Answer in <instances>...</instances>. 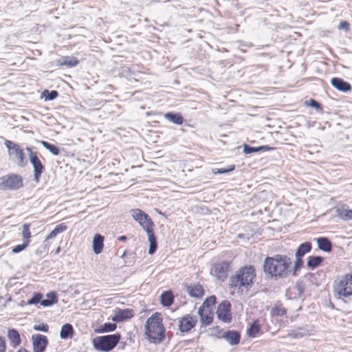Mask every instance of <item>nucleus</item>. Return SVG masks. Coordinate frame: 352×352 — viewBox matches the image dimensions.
Instances as JSON below:
<instances>
[{
  "instance_id": "obj_20",
  "label": "nucleus",
  "mask_w": 352,
  "mask_h": 352,
  "mask_svg": "<svg viewBox=\"0 0 352 352\" xmlns=\"http://www.w3.org/2000/svg\"><path fill=\"white\" fill-rule=\"evenodd\" d=\"M316 241L319 250L325 252H331L332 251L333 245L329 238L320 236L316 239Z\"/></svg>"
},
{
  "instance_id": "obj_49",
  "label": "nucleus",
  "mask_w": 352,
  "mask_h": 352,
  "mask_svg": "<svg viewBox=\"0 0 352 352\" xmlns=\"http://www.w3.org/2000/svg\"><path fill=\"white\" fill-rule=\"evenodd\" d=\"M339 30H344L346 32L350 30V23L346 21H341L338 25Z\"/></svg>"
},
{
  "instance_id": "obj_16",
  "label": "nucleus",
  "mask_w": 352,
  "mask_h": 352,
  "mask_svg": "<svg viewBox=\"0 0 352 352\" xmlns=\"http://www.w3.org/2000/svg\"><path fill=\"white\" fill-rule=\"evenodd\" d=\"M221 338L225 339L230 345H236L241 341V333L236 330H227Z\"/></svg>"
},
{
  "instance_id": "obj_38",
  "label": "nucleus",
  "mask_w": 352,
  "mask_h": 352,
  "mask_svg": "<svg viewBox=\"0 0 352 352\" xmlns=\"http://www.w3.org/2000/svg\"><path fill=\"white\" fill-rule=\"evenodd\" d=\"M260 329L261 327L258 320H255L251 323L250 327L248 329L247 333L249 337L254 338L260 331Z\"/></svg>"
},
{
  "instance_id": "obj_39",
  "label": "nucleus",
  "mask_w": 352,
  "mask_h": 352,
  "mask_svg": "<svg viewBox=\"0 0 352 352\" xmlns=\"http://www.w3.org/2000/svg\"><path fill=\"white\" fill-rule=\"evenodd\" d=\"M305 105L307 107H311L315 109L317 111V112H318V113L323 112V108H322V104L314 99H309V100H305Z\"/></svg>"
},
{
  "instance_id": "obj_10",
  "label": "nucleus",
  "mask_w": 352,
  "mask_h": 352,
  "mask_svg": "<svg viewBox=\"0 0 352 352\" xmlns=\"http://www.w3.org/2000/svg\"><path fill=\"white\" fill-rule=\"evenodd\" d=\"M219 320L226 323L232 320L231 304L228 300H223L217 307L216 311Z\"/></svg>"
},
{
  "instance_id": "obj_59",
  "label": "nucleus",
  "mask_w": 352,
  "mask_h": 352,
  "mask_svg": "<svg viewBox=\"0 0 352 352\" xmlns=\"http://www.w3.org/2000/svg\"><path fill=\"white\" fill-rule=\"evenodd\" d=\"M243 236H244V234H238V237H239V238H243Z\"/></svg>"
},
{
  "instance_id": "obj_23",
  "label": "nucleus",
  "mask_w": 352,
  "mask_h": 352,
  "mask_svg": "<svg viewBox=\"0 0 352 352\" xmlns=\"http://www.w3.org/2000/svg\"><path fill=\"white\" fill-rule=\"evenodd\" d=\"M104 236L100 234H96L93 239V251L96 254L102 252L104 248Z\"/></svg>"
},
{
  "instance_id": "obj_32",
  "label": "nucleus",
  "mask_w": 352,
  "mask_h": 352,
  "mask_svg": "<svg viewBox=\"0 0 352 352\" xmlns=\"http://www.w3.org/2000/svg\"><path fill=\"white\" fill-rule=\"evenodd\" d=\"M308 334V330L305 327H298L295 329H292L288 333V336L294 339L302 338Z\"/></svg>"
},
{
  "instance_id": "obj_40",
  "label": "nucleus",
  "mask_w": 352,
  "mask_h": 352,
  "mask_svg": "<svg viewBox=\"0 0 352 352\" xmlns=\"http://www.w3.org/2000/svg\"><path fill=\"white\" fill-rule=\"evenodd\" d=\"M236 166L234 164H231L228 166L226 168H212V173L214 175L227 174L234 170Z\"/></svg>"
},
{
  "instance_id": "obj_13",
  "label": "nucleus",
  "mask_w": 352,
  "mask_h": 352,
  "mask_svg": "<svg viewBox=\"0 0 352 352\" xmlns=\"http://www.w3.org/2000/svg\"><path fill=\"white\" fill-rule=\"evenodd\" d=\"M115 314L112 316L111 320L115 322H120L129 320L134 316V311L131 309H122L118 307L116 308Z\"/></svg>"
},
{
  "instance_id": "obj_44",
  "label": "nucleus",
  "mask_w": 352,
  "mask_h": 352,
  "mask_svg": "<svg viewBox=\"0 0 352 352\" xmlns=\"http://www.w3.org/2000/svg\"><path fill=\"white\" fill-rule=\"evenodd\" d=\"M270 314L272 316H283L287 314V309L279 307L272 308Z\"/></svg>"
},
{
  "instance_id": "obj_41",
  "label": "nucleus",
  "mask_w": 352,
  "mask_h": 352,
  "mask_svg": "<svg viewBox=\"0 0 352 352\" xmlns=\"http://www.w3.org/2000/svg\"><path fill=\"white\" fill-rule=\"evenodd\" d=\"M294 289L298 292V297H302L305 291V283L304 281L302 280H297L294 286Z\"/></svg>"
},
{
  "instance_id": "obj_7",
  "label": "nucleus",
  "mask_w": 352,
  "mask_h": 352,
  "mask_svg": "<svg viewBox=\"0 0 352 352\" xmlns=\"http://www.w3.org/2000/svg\"><path fill=\"white\" fill-rule=\"evenodd\" d=\"M333 291L338 295V298L352 296V274H347L339 281H335Z\"/></svg>"
},
{
  "instance_id": "obj_56",
  "label": "nucleus",
  "mask_w": 352,
  "mask_h": 352,
  "mask_svg": "<svg viewBox=\"0 0 352 352\" xmlns=\"http://www.w3.org/2000/svg\"><path fill=\"white\" fill-rule=\"evenodd\" d=\"M123 72L130 73L131 70H130V68H129V67H123Z\"/></svg>"
},
{
  "instance_id": "obj_1",
  "label": "nucleus",
  "mask_w": 352,
  "mask_h": 352,
  "mask_svg": "<svg viewBox=\"0 0 352 352\" xmlns=\"http://www.w3.org/2000/svg\"><path fill=\"white\" fill-rule=\"evenodd\" d=\"M292 252L285 254H275L266 256L263 263L264 274L272 280H278L287 278L289 276V268L292 264Z\"/></svg>"
},
{
  "instance_id": "obj_18",
  "label": "nucleus",
  "mask_w": 352,
  "mask_h": 352,
  "mask_svg": "<svg viewBox=\"0 0 352 352\" xmlns=\"http://www.w3.org/2000/svg\"><path fill=\"white\" fill-rule=\"evenodd\" d=\"M243 153L246 155L251 154L253 153L258 152H266L271 151L275 150V148L273 146H270L269 145H263L259 146L257 147L251 146L249 144H243Z\"/></svg>"
},
{
  "instance_id": "obj_28",
  "label": "nucleus",
  "mask_w": 352,
  "mask_h": 352,
  "mask_svg": "<svg viewBox=\"0 0 352 352\" xmlns=\"http://www.w3.org/2000/svg\"><path fill=\"white\" fill-rule=\"evenodd\" d=\"M164 118L169 122L177 125H182L184 121L180 113L168 112L165 113Z\"/></svg>"
},
{
  "instance_id": "obj_11",
  "label": "nucleus",
  "mask_w": 352,
  "mask_h": 352,
  "mask_svg": "<svg viewBox=\"0 0 352 352\" xmlns=\"http://www.w3.org/2000/svg\"><path fill=\"white\" fill-rule=\"evenodd\" d=\"M197 322V319L196 316L186 314L179 320V330L182 333H187L196 326Z\"/></svg>"
},
{
  "instance_id": "obj_14",
  "label": "nucleus",
  "mask_w": 352,
  "mask_h": 352,
  "mask_svg": "<svg viewBox=\"0 0 352 352\" xmlns=\"http://www.w3.org/2000/svg\"><path fill=\"white\" fill-rule=\"evenodd\" d=\"M30 162L33 167L34 181L38 183L45 170V166L42 164L38 156L35 157H32Z\"/></svg>"
},
{
  "instance_id": "obj_21",
  "label": "nucleus",
  "mask_w": 352,
  "mask_h": 352,
  "mask_svg": "<svg viewBox=\"0 0 352 352\" xmlns=\"http://www.w3.org/2000/svg\"><path fill=\"white\" fill-rule=\"evenodd\" d=\"M79 63V60L74 56H61L57 60V65L58 66H66L67 67H73L76 66Z\"/></svg>"
},
{
  "instance_id": "obj_12",
  "label": "nucleus",
  "mask_w": 352,
  "mask_h": 352,
  "mask_svg": "<svg viewBox=\"0 0 352 352\" xmlns=\"http://www.w3.org/2000/svg\"><path fill=\"white\" fill-rule=\"evenodd\" d=\"M33 351H45L49 344L48 338L46 336L37 333L32 336Z\"/></svg>"
},
{
  "instance_id": "obj_45",
  "label": "nucleus",
  "mask_w": 352,
  "mask_h": 352,
  "mask_svg": "<svg viewBox=\"0 0 352 352\" xmlns=\"http://www.w3.org/2000/svg\"><path fill=\"white\" fill-rule=\"evenodd\" d=\"M28 241H23L22 244L17 245L12 248V252L14 254H17L25 250L28 246Z\"/></svg>"
},
{
  "instance_id": "obj_8",
  "label": "nucleus",
  "mask_w": 352,
  "mask_h": 352,
  "mask_svg": "<svg viewBox=\"0 0 352 352\" xmlns=\"http://www.w3.org/2000/svg\"><path fill=\"white\" fill-rule=\"evenodd\" d=\"M5 146L8 148V155L13 160L16 161V164L19 167H24L27 164L25 155L20 148V146L12 141L6 140Z\"/></svg>"
},
{
  "instance_id": "obj_54",
  "label": "nucleus",
  "mask_w": 352,
  "mask_h": 352,
  "mask_svg": "<svg viewBox=\"0 0 352 352\" xmlns=\"http://www.w3.org/2000/svg\"><path fill=\"white\" fill-rule=\"evenodd\" d=\"M127 240V237L124 235L120 236L118 237V241L124 242Z\"/></svg>"
},
{
  "instance_id": "obj_36",
  "label": "nucleus",
  "mask_w": 352,
  "mask_h": 352,
  "mask_svg": "<svg viewBox=\"0 0 352 352\" xmlns=\"http://www.w3.org/2000/svg\"><path fill=\"white\" fill-rule=\"evenodd\" d=\"M40 142L45 148L48 150L54 155H58L60 154V150L58 146L44 140H41Z\"/></svg>"
},
{
  "instance_id": "obj_42",
  "label": "nucleus",
  "mask_w": 352,
  "mask_h": 352,
  "mask_svg": "<svg viewBox=\"0 0 352 352\" xmlns=\"http://www.w3.org/2000/svg\"><path fill=\"white\" fill-rule=\"evenodd\" d=\"M43 300V294L40 292H35L33 296L28 300L27 305H36L37 303H40L41 305Z\"/></svg>"
},
{
  "instance_id": "obj_29",
  "label": "nucleus",
  "mask_w": 352,
  "mask_h": 352,
  "mask_svg": "<svg viewBox=\"0 0 352 352\" xmlns=\"http://www.w3.org/2000/svg\"><path fill=\"white\" fill-rule=\"evenodd\" d=\"M173 301L174 296L172 291H165L161 294L160 302L164 307H170L173 303Z\"/></svg>"
},
{
  "instance_id": "obj_33",
  "label": "nucleus",
  "mask_w": 352,
  "mask_h": 352,
  "mask_svg": "<svg viewBox=\"0 0 352 352\" xmlns=\"http://www.w3.org/2000/svg\"><path fill=\"white\" fill-rule=\"evenodd\" d=\"M117 328V324L114 322H105L100 325L99 328L95 330L97 333H103L114 331Z\"/></svg>"
},
{
  "instance_id": "obj_53",
  "label": "nucleus",
  "mask_w": 352,
  "mask_h": 352,
  "mask_svg": "<svg viewBox=\"0 0 352 352\" xmlns=\"http://www.w3.org/2000/svg\"><path fill=\"white\" fill-rule=\"evenodd\" d=\"M155 210L157 213H158L160 215H162L164 216V217L167 218L168 217V215L166 214L164 212H163L161 210L158 209V208H155Z\"/></svg>"
},
{
  "instance_id": "obj_4",
  "label": "nucleus",
  "mask_w": 352,
  "mask_h": 352,
  "mask_svg": "<svg viewBox=\"0 0 352 352\" xmlns=\"http://www.w3.org/2000/svg\"><path fill=\"white\" fill-rule=\"evenodd\" d=\"M256 270L252 265H244L236 271L234 275L229 278L230 289H245L249 290L254 284L256 278Z\"/></svg>"
},
{
  "instance_id": "obj_46",
  "label": "nucleus",
  "mask_w": 352,
  "mask_h": 352,
  "mask_svg": "<svg viewBox=\"0 0 352 352\" xmlns=\"http://www.w3.org/2000/svg\"><path fill=\"white\" fill-rule=\"evenodd\" d=\"M210 336L217 337V338H221L220 334L222 333L223 330L220 329L219 326L213 327L212 328L210 329Z\"/></svg>"
},
{
  "instance_id": "obj_57",
  "label": "nucleus",
  "mask_w": 352,
  "mask_h": 352,
  "mask_svg": "<svg viewBox=\"0 0 352 352\" xmlns=\"http://www.w3.org/2000/svg\"><path fill=\"white\" fill-rule=\"evenodd\" d=\"M127 254V250H124L122 255L121 256V258H125Z\"/></svg>"
},
{
  "instance_id": "obj_17",
  "label": "nucleus",
  "mask_w": 352,
  "mask_h": 352,
  "mask_svg": "<svg viewBox=\"0 0 352 352\" xmlns=\"http://www.w3.org/2000/svg\"><path fill=\"white\" fill-rule=\"evenodd\" d=\"M186 292L192 298H201L205 294V290L199 283L186 285Z\"/></svg>"
},
{
  "instance_id": "obj_2",
  "label": "nucleus",
  "mask_w": 352,
  "mask_h": 352,
  "mask_svg": "<svg viewBox=\"0 0 352 352\" xmlns=\"http://www.w3.org/2000/svg\"><path fill=\"white\" fill-rule=\"evenodd\" d=\"M145 335L150 343L156 345L164 340L166 329L160 313L155 312L147 319L145 324Z\"/></svg>"
},
{
  "instance_id": "obj_50",
  "label": "nucleus",
  "mask_w": 352,
  "mask_h": 352,
  "mask_svg": "<svg viewBox=\"0 0 352 352\" xmlns=\"http://www.w3.org/2000/svg\"><path fill=\"white\" fill-rule=\"evenodd\" d=\"M6 350V343L3 337L0 336V352H5Z\"/></svg>"
},
{
  "instance_id": "obj_35",
  "label": "nucleus",
  "mask_w": 352,
  "mask_h": 352,
  "mask_svg": "<svg viewBox=\"0 0 352 352\" xmlns=\"http://www.w3.org/2000/svg\"><path fill=\"white\" fill-rule=\"evenodd\" d=\"M67 229V226L65 225V223H62L58 225H57L54 230H52L50 233L47 235L46 237V240L52 239L53 238H55L57 234L63 232Z\"/></svg>"
},
{
  "instance_id": "obj_34",
  "label": "nucleus",
  "mask_w": 352,
  "mask_h": 352,
  "mask_svg": "<svg viewBox=\"0 0 352 352\" xmlns=\"http://www.w3.org/2000/svg\"><path fill=\"white\" fill-rule=\"evenodd\" d=\"M216 302V296L214 295H212L204 300L202 305L199 308V309H201L202 311L210 309L212 310V306H214Z\"/></svg>"
},
{
  "instance_id": "obj_6",
  "label": "nucleus",
  "mask_w": 352,
  "mask_h": 352,
  "mask_svg": "<svg viewBox=\"0 0 352 352\" xmlns=\"http://www.w3.org/2000/svg\"><path fill=\"white\" fill-rule=\"evenodd\" d=\"M23 186V178L19 174L10 173L0 177V191H16Z\"/></svg>"
},
{
  "instance_id": "obj_31",
  "label": "nucleus",
  "mask_w": 352,
  "mask_h": 352,
  "mask_svg": "<svg viewBox=\"0 0 352 352\" xmlns=\"http://www.w3.org/2000/svg\"><path fill=\"white\" fill-rule=\"evenodd\" d=\"M304 265L303 258L295 256V261L294 265L291 266L289 268V276L292 275L293 276H296L298 275V272L300 270V269Z\"/></svg>"
},
{
  "instance_id": "obj_60",
  "label": "nucleus",
  "mask_w": 352,
  "mask_h": 352,
  "mask_svg": "<svg viewBox=\"0 0 352 352\" xmlns=\"http://www.w3.org/2000/svg\"><path fill=\"white\" fill-rule=\"evenodd\" d=\"M33 352H43V351H33Z\"/></svg>"
},
{
  "instance_id": "obj_27",
  "label": "nucleus",
  "mask_w": 352,
  "mask_h": 352,
  "mask_svg": "<svg viewBox=\"0 0 352 352\" xmlns=\"http://www.w3.org/2000/svg\"><path fill=\"white\" fill-rule=\"evenodd\" d=\"M337 215L344 221L352 219V210L349 209V207L345 205H342L340 207L336 208Z\"/></svg>"
},
{
  "instance_id": "obj_51",
  "label": "nucleus",
  "mask_w": 352,
  "mask_h": 352,
  "mask_svg": "<svg viewBox=\"0 0 352 352\" xmlns=\"http://www.w3.org/2000/svg\"><path fill=\"white\" fill-rule=\"evenodd\" d=\"M26 151H28V156H29V159H30V160H31V157H36V156H37L36 153H34V152L32 151V148H30V147H26Z\"/></svg>"
},
{
  "instance_id": "obj_52",
  "label": "nucleus",
  "mask_w": 352,
  "mask_h": 352,
  "mask_svg": "<svg viewBox=\"0 0 352 352\" xmlns=\"http://www.w3.org/2000/svg\"><path fill=\"white\" fill-rule=\"evenodd\" d=\"M126 346V342H124V341H119V343H118V349L120 350H123L125 349Z\"/></svg>"
},
{
  "instance_id": "obj_58",
  "label": "nucleus",
  "mask_w": 352,
  "mask_h": 352,
  "mask_svg": "<svg viewBox=\"0 0 352 352\" xmlns=\"http://www.w3.org/2000/svg\"><path fill=\"white\" fill-rule=\"evenodd\" d=\"M60 247L57 248V249L55 251V254H58L60 252Z\"/></svg>"
},
{
  "instance_id": "obj_55",
  "label": "nucleus",
  "mask_w": 352,
  "mask_h": 352,
  "mask_svg": "<svg viewBox=\"0 0 352 352\" xmlns=\"http://www.w3.org/2000/svg\"><path fill=\"white\" fill-rule=\"evenodd\" d=\"M16 352H30L28 349L25 348H20Z\"/></svg>"
},
{
  "instance_id": "obj_43",
  "label": "nucleus",
  "mask_w": 352,
  "mask_h": 352,
  "mask_svg": "<svg viewBox=\"0 0 352 352\" xmlns=\"http://www.w3.org/2000/svg\"><path fill=\"white\" fill-rule=\"evenodd\" d=\"M22 236L23 237V241H28L29 244L30 242L31 232L30 231V224L24 223L23 225Z\"/></svg>"
},
{
  "instance_id": "obj_3",
  "label": "nucleus",
  "mask_w": 352,
  "mask_h": 352,
  "mask_svg": "<svg viewBox=\"0 0 352 352\" xmlns=\"http://www.w3.org/2000/svg\"><path fill=\"white\" fill-rule=\"evenodd\" d=\"M133 219L138 222L140 226L144 230L148 236L149 242L148 254L153 255L157 249V238L155 235L153 227L155 224L150 216L139 208L132 209L130 211Z\"/></svg>"
},
{
  "instance_id": "obj_26",
  "label": "nucleus",
  "mask_w": 352,
  "mask_h": 352,
  "mask_svg": "<svg viewBox=\"0 0 352 352\" xmlns=\"http://www.w3.org/2000/svg\"><path fill=\"white\" fill-rule=\"evenodd\" d=\"M74 333L73 326L69 323H65L61 327L60 337L63 340H68L73 338Z\"/></svg>"
},
{
  "instance_id": "obj_5",
  "label": "nucleus",
  "mask_w": 352,
  "mask_h": 352,
  "mask_svg": "<svg viewBox=\"0 0 352 352\" xmlns=\"http://www.w3.org/2000/svg\"><path fill=\"white\" fill-rule=\"evenodd\" d=\"M120 339L121 334L119 333L109 334L95 338L93 339L92 344L96 350L109 352L118 344Z\"/></svg>"
},
{
  "instance_id": "obj_9",
  "label": "nucleus",
  "mask_w": 352,
  "mask_h": 352,
  "mask_svg": "<svg viewBox=\"0 0 352 352\" xmlns=\"http://www.w3.org/2000/svg\"><path fill=\"white\" fill-rule=\"evenodd\" d=\"M230 268V262L221 261L214 264L211 273L216 276L219 280L223 281L228 278Z\"/></svg>"
},
{
  "instance_id": "obj_48",
  "label": "nucleus",
  "mask_w": 352,
  "mask_h": 352,
  "mask_svg": "<svg viewBox=\"0 0 352 352\" xmlns=\"http://www.w3.org/2000/svg\"><path fill=\"white\" fill-rule=\"evenodd\" d=\"M33 329L35 331H43V332L47 333L49 331V326L47 324L43 322L39 324H35L34 326Z\"/></svg>"
},
{
  "instance_id": "obj_24",
  "label": "nucleus",
  "mask_w": 352,
  "mask_h": 352,
  "mask_svg": "<svg viewBox=\"0 0 352 352\" xmlns=\"http://www.w3.org/2000/svg\"><path fill=\"white\" fill-rule=\"evenodd\" d=\"M324 258L321 256H309L307 258V267L309 270H314L320 266Z\"/></svg>"
},
{
  "instance_id": "obj_19",
  "label": "nucleus",
  "mask_w": 352,
  "mask_h": 352,
  "mask_svg": "<svg viewBox=\"0 0 352 352\" xmlns=\"http://www.w3.org/2000/svg\"><path fill=\"white\" fill-rule=\"evenodd\" d=\"M198 315L200 318L201 327L208 326L212 324L214 318V314L212 310L202 311L201 309L198 310Z\"/></svg>"
},
{
  "instance_id": "obj_25",
  "label": "nucleus",
  "mask_w": 352,
  "mask_h": 352,
  "mask_svg": "<svg viewBox=\"0 0 352 352\" xmlns=\"http://www.w3.org/2000/svg\"><path fill=\"white\" fill-rule=\"evenodd\" d=\"M312 250V243L309 241H306L300 244L297 248L295 256L303 258L305 254L309 253Z\"/></svg>"
},
{
  "instance_id": "obj_37",
  "label": "nucleus",
  "mask_w": 352,
  "mask_h": 352,
  "mask_svg": "<svg viewBox=\"0 0 352 352\" xmlns=\"http://www.w3.org/2000/svg\"><path fill=\"white\" fill-rule=\"evenodd\" d=\"M59 94L56 90L49 91L45 89L41 93V98H44L45 101L54 100L58 96Z\"/></svg>"
},
{
  "instance_id": "obj_47",
  "label": "nucleus",
  "mask_w": 352,
  "mask_h": 352,
  "mask_svg": "<svg viewBox=\"0 0 352 352\" xmlns=\"http://www.w3.org/2000/svg\"><path fill=\"white\" fill-rule=\"evenodd\" d=\"M305 277L311 283L315 284L317 287L319 286V283H316L317 276L314 273L308 272L305 275Z\"/></svg>"
},
{
  "instance_id": "obj_15",
  "label": "nucleus",
  "mask_w": 352,
  "mask_h": 352,
  "mask_svg": "<svg viewBox=\"0 0 352 352\" xmlns=\"http://www.w3.org/2000/svg\"><path fill=\"white\" fill-rule=\"evenodd\" d=\"M331 84L335 89L344 93H347L352 90L351 85L341 78H332Z\"/></svg>"
},
{
  "instance_id": "obj_30",
  "label": "nucleus",
  "mask_w": 352,
  "mask_h": 352,
  "mask_svg": "<svg viewBox=\"0 0 352 352\" xmlns=\"http://www.w3.org/2000/svg\"><path fill=\"white\" fill-rule=\"evenodd\" d=\"M46 299H43L41 305L45 307H50L58 302V295L54 291L50 292L46 294Z\"/></svg>"
},
{
  "instance_id": "obj_22",
  "label": "nucleus",
  "mask_w": 352,
  "mask_h": 352,
  "mask_svg": "<svg viewBox=\"0 0 352 352\" xmlns=\"http://www.w3.org/2000/svg\"><path fill=\"white\" fill-rule=\"evenodd\" d=\"M8 338L13 347L19 346L21 344V338L19 331L15 329H8Z\"/></svg>"
}]
</instances>
